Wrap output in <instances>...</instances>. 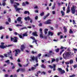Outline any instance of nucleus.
I'll return each mask as SVG.
<instances>
[{
	"instance_id": "f257e3e1",
	"label": "nucleus",
	"mask_w": 77,
	"mask_h": 77,
	"mask_svg": "<svg viewBox=\"0 0 77 77\" xmlns=\"http://www.w3.org/2000/svg\"><path fill=\"white\" fill-rule=\"evenodd\" d=\"M1 45H0V48L2 49H4L6 48V47H12L14 45H5V46L4 45H5V43L4 42H1Z\"/></svg>"
},
{
	"instance_id": "f03ea898",
	"label": "nucleus",
	"mask_w": 77,
	"mask_h": 77,
	"mask_svg": "<svg viewBox=\"0 0 77 77\" xmlns=\"http://www.w3.org/2000/svg\"><path fill=\"white\" fill-rule=\"evenodd\" d=\"M70 53L69 52H65L63 54V58L65 59H68V57L70 56Z\"/></svg>"
},
{
	"instance_id": "7ed1b4c3",
	"label": "nucleus",
	"mask_w": 77,
	"mask_h": 77,
	"mask_svg": "<svg viewBox=\"0 0 77 77\" xmlns=\"http://www.w3.org/2000/svg\"><path fill=\"white\" fill-rule=\"evenodd\" d=\"M75 7L74 5H73L71 8V12L72 14H75L76 12V8Z\"/></svg>"
},
{
	"instance_id": "20e7f679",
	"label": "nucleus",
	"mask_w": 77,
	"mask_h": 77,
	"mask_svg": "<svg viewBox=\"0 0 77 77\" xmlns=\"http://www.w3.org/2000/svg\"><path fill=\"white\" fill-rule=\"evenodd\" d=\"M40 34L39 35L40 38H42V39L44 38V34H43V32H42V28H40L39 29Z\"/></svg>"
},
{
	"instance_id": "39448f33",
	"label": "nucleus",
	"mask_w": 77,
	"mask_h": 77,
	"mask_svg": "<svg viewBox=\"0 0 77 77\" xmlns=\"http://www.w3.org/2000/svg\"><path fill=\"white\" fill-rule=\"evenodd\" d=\"M57 70L60 72L61 74H63L65 73V70H62V69L61 68H58Z\"/></svg>"
},
{
	"instance_id": "423d86ee",
	"label": "nucleus",
	"mask_w": 77,
	"mask_h": 77,
	"mask_svg": "<svg viewBox=\"0 0 77 77\" xmlns=\"http://www.w3.org/2000/svg\"><path fill=\"white\" fill-rule=\"evenodd\" d=\"M69 4H70V2L69 3L68 6L67 8V11H66V14H69V12L71 11L70 7H69Z\"/></svg>"
},
{
	"instance_id": "0eeeda50",
	"label": "nucleus",
	"mask_w": 77,
	"mask_h": 77,
	"mask_svg": "<svg viewBox=\"0 0 77 77\" xmlns=\"http://www.w3.org/2000/svg\"><path fill=\"white\" fill-rule=\"evenodd\" d=\"M15 51L16 52L15 55V56H17V54H18V53H20L21 52V51L20 50V49H18L15 50Z\"/></svg>"
},
{
	"instance_id": "6e6552de",
	"label": "nucleus",
	"mask_w": 77,
	"mask_h": 77,
	"mask_svg": "<svg viewBox=\"0 0 77 77\" xmlns=\"http://www.w3.org/2000/svg\"><path fill=\"white\" fill-rule=\"evenodd\" d=\"M21 19H22V18L21 17H19L17 18V20L18 22H20V24H22L23 22L21 21Z\"/></svg>"
},
{
	"instance_id": "1a4fd4ad",
	"label": "nucleus",
	"mask_w": 77,
	"mask_h": 77,
	"mask_svg": "<svg viewBox=\"0 0 77 77\" xmlns=\"http://www.w3.org/2000/svg\"><path fill=\"white\" fill-rule=\"evenodd\" d=\"M50 21V20H48L47 21H45L44 23V24H51V22Z\"/></svg>"
},
{
	"instance_id": "9d476101",
	"label": "nucleus",
	"mask_w": 77,
	"mask_h": 77,
	"mask_svg": "<svg viewBox=\"0 0 77 77\" xmlns=\"http://www.w3.org/2000/svg\"><path fill=\"white\" fill-rule=\"evenodd\" d=\"M25 46L24 45H23L21 46V50L22 51H24V49H25Z\"/></svg>"
},
{
	"instance_id": "9b49d317",
	"label": "nucleus",
	"mask_w": 77,
	"mask_h": 77,
	"mask_svg": "<svg viewBox=\"0 0 77 77\" xmlns=\"http://www.w3.org/2000/svg\"><path fill=\"white\" fill-rule=\"evenodd\" d=\"M32 35L34 36H38V35L37 34V32L36 31L32 32Z\"/></svg>"
},
{
	"instance_id": "f8f14e48",
	"label": "nucleus",
	"mask_w": 77,
	"mask_h": 77,
	"mask_svg": "<svg viewBox=\"0 0 77 77\" xmlns=\"http://www.w3.org/2000/svg\"><path fill=\"white\" fill-rule=\"evenodd\" d=\"M14 39L13 42H17L18 41L17 40L18 39V38H17V37H14Z\"/></svg>"
},
{
	"instance_id": "ddd939ff",
	"label": "nucleus",
	"mask_w": 77,
	"mask_h": 77,
	"mask_svg": "<svg viewBox=\"0 0 77 77\" xmlns=\"http://www.w3.org/2000/svg\"><path fill=\"white\" fill-rule=\"evenodd\" d=\"M63 29L64 30V33H66L67 32V29L66 28V27L64 26L63 27Z\"/></svg>"
},
{
	"instance_id": "4468645a",
	"label": "nucleus",
	"mask_w": 77,
	"mask_h": 77,
	"mask_svg": "<svg viewBox=\"0 0 77 77\" xmlns=\"http://www.w3.org/2000/svg\"><path fill=\"white\" fill-rule=\"evenodd\" d=\"M49 15H50V13H48L47 15H46L45 16H44L43 17V20H45L46 18H47V17H48Z\"/></svg>"
},
{
	"instance_id": "2eb2a0df",
	"label": "nucleus",
	"mask_w": 77,
	"mask_h": 77,
	"mask_svg": "<svg viewBox=\"0 0 77 77\" xmlns=\"http://www.w3.org/2000/svg\"><path fill=\"white\" fill-rule=\"evenodd\" d=\"M16 11H18L19 13H20V10H21V8H17L15 9Z\"/></svg>"
},
{
	"instance_id": "dca6fc26",
	"label": "nucleus",
	"mask_w": 77,
	"mask_h": 77,
	"mask_svg": "<svg viewBox=\"0 0 77 77\" xmlns=\"http://www.w3.org/2000/svg\"><path fill=\"white\" fill-rule=\"evenodd\" d=\"M24 20L25 21H27V20H28V21H29L30 20V18L29 16H28L27 17H25L24 18Z\"/></svg>"
},
{
	"instance_id": "f3484780",
	"label": "nucleus",
	"mask_w": 77,
	"mask_h": 77,
	"mask_svg": "<svg viewBox=\"0 0 77 77\" xmlns=\"http://www.w3.org/2000/svg\"><path fill=\"white\" fill-rule=\"evenodd\" d=\"M20 71L22 72H25V71H26V69L24 68H20Z\"/></svg>"
},
{
	"instance_id": "a211bd4d",
	"label": "nucleus",
	"mask_w": 77,
	"mask_h": 77,
	"mask_svg": "<svg viewBox=\"0 0 77 77\" xmlns=\"http://www.w3.org/2000/svg\"><path fill=\"white\" fill-rule=\"evenodd\" d=\"M24 14H28V15H30V13L29 12V11H25L24 12Z\"/></svg>"
},
{
	"instance_id": "6ab92c4d",
	"label": "nucleus",
	"mask_w": 77,
	"mask_h": 77,
	"mask_svg": "<svg viewBox=\"0 0 77 77\" xmlns=\"http://www.w3.org/2000/svg\"><path fill=\"white\" fill-rule=\"evenodd\" d=\"M41 68H46V66H45L44 65V64H42L41 66Z\"/></svg>"
},
{
	"instance_id": "aec40b11",
	"label": "nucleus",
	"mask_w": 77,
	"mask_h": 77,
	"mask_svg": "<svg viewBox=\"0 0 77 77\" xmlns=\"http://www.w3.org/2000/svg\"><path fill=\"white\" fill-rule=\"evenodd\" d=\"M36 68L35 67V66L34 67H32L31 68V69L32 71H34L35 69H36Z\"/></svg>"
},
{
	"instance_id": "412c9836",
	"label": "nucleus",
	"mask_w": 77,
	"mask_h": 77,
	"mask_svg": "<svg viewBox=\"0 0 77 77\" xmlns=\"http://www.w3.org/2000/svg\"><path fill=\"white\" fill-rule=\"evenodd\" d=\"M18 35L19 36V37L20 38H21V39H24V37H23V36L21 35H20L19 34H18Z\"/></svg>"
},
{
	"instance_id": "4be33fe9",
	"label": "nucleus",
	"mask_w": 77,
	"mask_h": 77,
	"mask_svg": "<svg viewBox=\"0 0 77 77\" xmlns=\"http://www.w3.org/2000/svg\"><path fill=\"white\" fill-rule=\"evenodd\" d=\"M61 14H62V16H64L65 14V12L63 11H61Z\"/></svg>"
},
{
	"instance_id": "5701e85b",
	"label": "nucleus",
	"mask_w": 77,
	"mask_h": 77,
	"mask_svg": "<svg viewBox=\"0 0 77 77\" xmlns=\"http://www.w3.org/2000/svg\"><path fill=\"white\" fill-rule=\"evenodd\" d=\"M5 62L7 63V65H9L10 64V62H9V60L5 61Z\"/></svg>"
},
{
	"instance_id": "b1692460",
	"label": "nucleus",
	"mask_w": 77,
	"mask_h": 77,
	"mask_svg": "<svg viewBox=\"0 0 77 77\" xmlns=\"http://www.w3.org/2000/svg\"><path fill=\"white\" fill-rule=\"evenodd\" d=\"M23 37H24V36H27L28 35H27V33H26L23 34Z\"/></svg>"
},
{
	"instance_id": "393cba45",
	"label": "nucleus",
	"mask_w": 77,
	"mask_h": 77,
	"mask_svg": "<svg viewBox=\"0 0 77 77\" xmlns=\"http://www.w3.org/2000/svg\"><path fill=\"white\" fill-rule=\"evenodd\" d=\"M6 2L5 1H2V5L3 6H5L6 5Z\"/></svg>"
},
{
	"instance_id": "a878e982",
	"label": "nucleus",
	"mask_w": 77,
	"mask_h": 77,
	"mask_svg": "<svg viewBox=\"0 0 77 77\" xmlns=\"http://www.w3.org/2000/svg\"><path fill=\"white\" fill-rule=\"evenodd\" d=\"M61 50H63V49H65V50H66L67 49V48H65L63 47V46H61L60 48Z\"/></svg>"
},
{
	"instance_id": "bb28decb",
	"label": "nucleus",
	"mask_w": 77,
	"mask_h": 77,
	"mask_svg": "<svg viewBox=\"0 0 77 77\" xmlns=\"http://www.w3.org/2000/svg\"><path fill=\"white\" fill-rule=\"evenodd\" d=\"M35 60L36 63H38V57H35Z\"/></svg>"
},
{
	"instance_id": "cd10ccee",
	"label": "nucleus",
	"mask_w": 77,
	"mask_h": 77,
	"mask_svg": "<svg viewBox=\"0 0 77 77\" xmlns=\"http://www.w3.org/2000/svg\"><path fill=\"white\" fill-rule=\"evenodd\" d=\"M54 66V68H53V70L54 71L56 70V65L54 64H53Z\"/></svg>"
},
{
	"instance_id": "c85d7f7f",
	"label": "nucleus",
	"mask_w": 77,
	"mask_h": 77,
	"mask_svg": "<svg viewBox=\"0 0 77 77\" xmlns=\"http://www.w3.org/2000/svg\"><path fill=\"white\" fill-rule=\"evenodd\" d=\"M40 15L41 17H42V16H44V12H42V13H41L40 14Z\"/></svg>"
},
{
	"instance_id": "c756f323",
	"label": "nucleus",
	"mask_w": 77,
	"mask_h": 77,
	"mask_svg": "<svg viewBox=\"0 0 77 77\" xmlns=\"http://www.w3.org/2000/svg\"><path fill=\"white\" fill-rule=\"evenodd\" d=\"M10 3L12 4L14 3V1L12 0H10Z\"/></svg>"
},
{
	"instance_id": "7c9ffc66",
	"label": "nucleus",
	"mask_w": 77,
	"mask_h": 77,
	"mask_svg": "<svg viewBox=\"0 0 77 77\" xmlns=\"http://www.w3.org/2000/svg\"><path fill=\"white\" fill-rule=\"evenodd\" d=\"M41 74L42 75V74H43V75H45V74H46V72L44 71H43L42 72Z\"/></svg>"
},
{
	"instance_id": "2f4dec72",
	"label": "nucleus",
	"mask_w": 77,
	"mask_h": 77,
	"mask_svg": "<svg viewBox=\"0 0 77 77\" xmlns=\"http://www.w3.org/2000/svg\"><path fill=\"white\" fill-rule=\"evenodd\" d=\"M30 38H31V39H33V40H34V41H35V40H36V39H35V37H33V36H31L30 37Z\"/></svg>"
},
{
	"instance_id": "473e14b6",
	"label": "nucleus",
	"mask_w": 77,
	"mask_h": 77,
	"mask_svg": "<svg viewBox=\"0 0 77 77\" xmlns=\"http://www.w3.org/2000/svg\"><path fill=\"white\" fill-rule=\"evenodd\" d=\"M74 63V62H73V60H71L69 61V63L70 64H72Z\"/></svg>"
},
{
	"instance_id": "72a5a7b5",
	"label": "nucleus",
	"mask_w": 77,
	"mask_h": 77,
	"mask_svg": "<svg viewBox=\"0 0 77 77\" xmlns=\"http://www.w3.org/2000/svg\"><path fill=\"white\" fill-rule=\"evenodd\" d=\"M5 29V27H2V26H0V30H2V29Z\"/></svg>"
},
{
	"instance_id": "f704fd0d",
	"label": "nucleus",
	"mask_w": 77,
	"mask_h": 77,
	"mask_svg": "<svg viewBox=\"0 0 77 77\" xmlns=\"http://www.w3.org/2000/svg\"><path fill=\"white\" fill-rule=\"evenodd\" d=\"M31 59L33 61H34V60H35V57L34 56H33L31 57Z\"/></svg>"
},
{
	"instance_id": "c9c22d12",
	"label": "nucleus",
	"mask_w": 77,
	"mask_h": 77,
	"mask_svg": "<svg viewBox=\"0 0 77 77\" xmlns=\"http://www.w3.org/2000/svg\"><path fill=\"white\" fill-rule=\"evenodd\" d=\"M64 51H65V50H64V49H63L60 52V55H61V54H62V52H63Z\"/></svg>"
},
{
	"instance_id": "e433bc0d",
	"label": "nucleus",
	"mask_w": 77,
	"mask_h": 77,
	"mask_svg": "<svg viewBox=\"0 0 77 77\" xmlns=\"http://www.w3.org/2000/svg\"><path fill=\"white\" fill-rule=\"evenodd\" d=\"M69 33H73V31H72V29H70Z\"/></svg>"
},
{
	"instance_id": "4c0bfd02",
	"label": "nucleus",
	"mask_w": 77,
	"mask_h": 77,
	"mask_svg": "<svg viewBox=\"0 0 77 77\" xmlns=\"http://www.w3.org/2000/svg\"><path fill=\"white\" fill-rule=\"evenodd\" d=\"M8 22H9V23H11V18L9 17L8 19Z\"/></svg>"
},
{
	"instance_id": "58836bf2",
	"label": "nucleus",
	"mask_w": 77,
	"mask_h": 77,
	"mask_svg": "<svg viewBox=\"0 0 77 77\" xmlns=\"http://www.w3.org/2000/svg\"><path fill=\"white\" fill-rule=\"evenodd\" d=\"M76 75H75L74 74H73L72 75H70L69 77H75Z\"/></svg>"
},
{
	"instance_id": "ea45409f",
	"label": "nucleus",
	"mask_w": 77,
	"mask_h": 77,
	"mask_svg": "<svg viewBox=\"0 0 77 77\" xmlns=\"http://www.w3.org/2000/svg\"><path fill=\"white\" fill-rule=\"evenodd\" d=\"M38 26L42 27V23H40L38 24Z\"/></svg>"
},
{
	"instance_id": "a19ab883",
	"label": "nucleus",
	"mask_w": 77,
	"mask_h": 77,
	"mask_svg": "<svg viewBox=\"0 0 77 77\" xmlns=\"http://www.w3.org/2000/svg\"><path fill=\"white\" fill-rule=\"evenodd\" d=\"M39 64L38 63H37L36 64V65H34V66H35L36 68V66H38Z\"/></svg>"
},
{
	"instance_id": "79ce46f5",
	"label": "nucleus",
	"mask_w": 77,
	"mask_h": 77,
	"mask_svg": "<svg viewBox=\"0 0 77 77\" xmlns=\"http://www.w3.org/2000/svg\"><path fill=\"white\" fill-rule=\"evenodd\" d=\"M49 67L51 68V69H52V68H53L54 66H53L51 65H49Z\"/></svg>"
},
{
	"instance_id": "37998d69",
	"label": "nucleus",
	"mask_w": 77,
	"mask_h": 77,
	"mask_svg": "<svg viewBox=\"0 0 77 77\" xmlns=\"http://www.w3.org/2000/svg\"><path fill=\"white\" fill-rule=\"evenodd\" d=\"M32 53L33 54H35L36 53H37V52H35L34 51H32Z\"/></svg>"
},
{
	"instance_id": "c03bdc74",
	"label": "nucleus",
	"mask_w": 77,
	"mask_h": 77,
	"mask_svg": "<svg viewBox=\"0 0 77 77\" xmlns=\"http://www.w3.org/2000/svg\"><path fill=\"white\" fill-rule=\"evenodd\" d=\"M4 56L5 57H8V55L6 54H4Z\"/></svg>"
},
{
	"instance_id": "a18cd8bd",
	"label": "nucleus",
	"mask_w": 77,
	"mask_h": 77,
	"mask_svg": "<svg viewBox=\"0 0 77 77\" xmlns=\"http://www.w3.org/2000/svg\"><path fill=\"white\" fill-rule=\"evenodd\" d=\"M56 51L57 53H58V52H59V49L57 48V49L56 50Z\"/></svg>"
},
{
	"instance_id": "49530a36",
	"label": "nucleus",
	"mask_w": 77,
	"mask_h": 77,
	"mask_svg": "<svg viewBox=\"0 0 77 77\" xmlns=\"http://www.w3.org/2000/svg\"><path fill=\"white\" fill-rule=\"evenodd\" d=\"M55 8V5H54L52 7V9H54Z\"/></svg>"
},
{
	"instance_id": "de8ad7c7",
	"label": "nucleus",
	"mask_w": 77,
	"mask_h": 77,
	"mask_svg": "<svg viewBox=\"0 0 77 77\" xmlns=\"http://www.w3.org/2000/svg\"><path fill=\"white\" fill-rule=\"evenodd\" d=\"M51 55L52 54L51 53L48 54V57H50V56H51Z\"/></svg>"
},
{
	"instance_id": "09e8293b",
	"label": "nucleus",
	"mask_w": 77,
	"mask_h": 77,
	"mask_svg": "<svg viewBox=\"0 0 77 77\" xmlns=\"http://www.w3.org/2000/svg\"><path fill=\"white\" fill-rule=\"evenodd\" d=\"M14 38L11 37V41H14Z\"/></svg>"
},
{
	"instance_id": "8fccbe9b",
	"label": "nucleus",
	"mask_w": 77,
	"mask_h": 77,
	"mask_svg": "<svg viewBox=\"0 0 77 77\" xmlns=\"http://www.w3.org/2000/svg\"><path fill=\"white\" fill-rule=\"evenodd\" d=\"M22 6H26V4H25L24 2L23 3Z\"/></svg>"
},
{
	"instance_id": "3c124183",
	"label": "nucleus",
	"mask_w": 77,
	"mask_h": 77,
	"mask_svg": "<svg viewBox=\"0 0 77 77\" xmlns=\"http://www.w3.org/2000/svg\"><path fill=\"white\" fill-rule=\"evenodd\" d=\"M7 55H8V57L9 56H10V55H11V54L9 52H8L7 53Z\"/></svg>"
},
{
	"instance_id": "603ef678",
	"label": "nucleus",
	"mask_w": 77,
	"mask_h": 77,
	"mask_svg": "<svg viewBox=\"0 0 77 77\" xmlns=\"http://www.w3.org/2000/svg\"><path fill=\"white\" fill-rule=\"evenodd\" d=\"M72 22L73 24H76V23L75 22V20H73Z\"/></svg>"
},
{
	"instance_id": "864d4df0",
	"label": "nucleus",
	"mask_w": 77,
	"mask_h": 77,
	"mask_svg": "<svg viewBox=\"0 0 77 77\" xmlns=\"http://www.w3.org/2000/svg\"><path fill=\"white\" fill-rule=\"evenodd\" d=\"M61 33H62V32H58L57 35L58 36H59Z\"/></svg>"
},
{
	"instance_id": "5fc2aeb1",
	"label": "nucleus",
	"mask_w": 77,
	"mask_h": 77,
	"mask_svg": "<svg viewBox=\"0 0 77 77\" xmlns=\"http://www.w3.org/2000/svg\"><path fill=\"white\" fill-rule=\"evenodd\" d=\"M77 66L76 65H75L74 66H73V68H77Z\"/></svg>"
},
{
	"instance_id": "6e6d98bb",
	"label": "nucleus",
	"mask_w": 77,
	"mask_h": 77,
	"mask_svg": "<svg viewBox=\"0 0 77 77\" xmlns=\"http://www.w3.org/2000/svg\"><path fill=\"white\" fill-rule=\"evenodd\" d=\"M43 39H47V36H45L43 37Z\"/></svg>"
},
{
	"instance_id": "4d7b16f0",
	"label": "nucleus",
	"mask_w": 77,
	"mask_h": 77,
	"mask_svg": "<svg viewBox=\"0 0 77 77\" xmlns=\"http://www.w3.org/2000/svg\"><path fill=\"white\" fill-rule=\"evenodd\" d=\"M55 60L54 59H52V60L51 62H54V61H55Z\"/></svg>"
},
{
	"instance_id": "13d9d810",
	"label": "nucleus",
	"mask_w": 77,
	"mask_h": 77,
	"mask_svg": "<svg viewBox=\"0 0 77 77\" xmlns=\"http://www.w3.org/2000/svg\"><path fill=\"white\" fill-rule=\"evenodd\" d=\"M20 71V69H17L16 71V72H18Z\"/></svg>"
},
{
	"instance_id": "bf43d9fd",
	"label": "nucleus",
	"mask_w": 77,
	"mask_h": 77,
	"mask_svg": "<svg viewBox=\"0 0 77 77\" xmlns=\"http://www.w3.org/2000/svg\"><path fill=\"white\" fill-rule=\"evenodd\" d=\"M27 29V28H26V27H24L23 28H22L20 29L21 30H23V29Z\"/></svg>"
},
{
	"instance_id": "052dcab7",
	"label": "nucleus",
	"mask_w": 77,
	"mask_h": 77,
	"mask_svg": "<svg viewBox=\"0 0 77 77\" xmlns=\"http://www.w3.org/2000/svg\"><path fill=\"white\" fill-rule=\"evenodd\" d=\"M16 26H17V27H18V26H22V25H19L18 24H17V25H16Z\"/></svg>"
},
{
	"instance_id": "680f3d73",
	"label": "nucleus",
	"mask_w": 77,
	"mask_h": 77,
	"mask_svg": "<svg viewBox=\"0 0 77 77\" xmlns=\"http://www.w3.org/2000/svg\"><path fill=\"white\" fill-rule=\"evenodd\" d=\"M52 14L53 15H54V14H55V11H52Z\"/></svg>"
},
{
	"instance_id": "e2e57ef3",
	"label": "nucleus",
	"mask_w": 77,
	"mask_h": 77,
	"mask_svg": "<svg viewBox=\"0 0 77 77\" xmlns=\"http://www.w3.org/2000/svg\"><path fill=\"white\" fill-rule=\"evenodd\" d=\"M8 29H9V30L11 32V31H12V29H11V28H9Z\"/></svg>"
},
{
	"instance_id": "0e129e2a",
	"label": "nucleus",
	"mask_w": 77,
	"mask_h": 77,
	"mask_svg": "<svg viewBox=\"0 0 77 77\" xmlns=\"http://www.w3.org/2000/svg\"><path fill=\"white\" fill-rule=\"evenodd\" d=\"M38 16H36L35 17V20H38Z\"/></svg>"
},
{
	"instance_id": "69168bd1",
	"label": "nucleus",
	"mask_w": 77,
	"mask_h": 77,
	"mask_svg": "<svg viewBox=\"0 0 77 77\" xmlns=\"http://www.w3.org/2000/svg\"><path fill=\"white\" fill-rule=\"evenodd\" d=\"M42 54H39L38 55V57H40L41 56Z\"/></svg>"
},
{
	"instance_id": "338daca9",
	"label": "nucleus",
	"mask_w": 77,
	"mask_h": 77,
	"mask_svg": "<svg viewBox=\"0 0 77 77\" xmlns=\"http://www.w3.org/2000/svg\"><path fill=\"white\" fill-rule=\"evenodd\" d=\"M14 7L15 8V9H17L18 8H17V6L15 5H14Z\"/></svg>"
},
{
	"instance_id": "774afa93",
	"label": "nucleus",
	"mask_w": 77,
	"mask_h": 77,
	"mask_svg": "<svg viewBox=\"0 0 77 77\" xmlns=\"http://www.w3.org/2000/svg\"><path fill=\"white\" fill-rule=\"evenodd\" d=\"M25 3L26 5H29V2L27 1L25 2Z\"/></svg>"
}]
</instances>
